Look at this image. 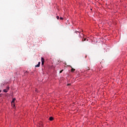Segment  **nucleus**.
I'll return each instance as SVG.
<instances>
[{
	"instance_id": "f257e3e1",
	"label": "nucleus",
	"mask_w": 127,
	"mask_h": 127,
	"mask_svg": "<svg viewBox=\"0 0 127 127\" xmlns=\"http://www.w3.org/2000/svg\"><path fill=\"white\" fill-rule=\"evenodd\" d=\"M8 90H9V86L6 87V89H4L3 91L4 93H7L8 92Z\"/></svg>"
},
{
	"instance_id": "f03ea898",
	"label": "nucleus",
	"mask_w": 127,
	"mask_h": 127,
	"mask_svg": "<svg viewBox=\"0 0 127 127\" xmlns=\"http://www.w3.org/2000/svg\"><path fill=\"white\" fill-rule=\"evenodd\" d=\"M42 65H44L45 60L44 58H41Z\"/></svg>"
},
{
	"instance_id": "7ed1b4c3",
	"label": "nucleus",
	"mask_w": 127,
	"mask_h": 127,
	"mask_svg": "<svg viewBox=\"0 0 127 127\" xmlns=\"http://www.w3.org/2000/svg\"><path fill=\"white\" fill-rule=\"evenodd\" d=\"M11 106L13 108H14V107H15V104H14V102H11Z\"/></svg>"
},
{
	"instance_id": "20e7f679",
	"label": "nucleus",
	"mask_w": 127,
	"mask_h": 127,
	"mask_svg": "<svg viewBox=\"0 0 127 127\" xmlns=\"http://www.w3.org/2000/svg\"><path fill=\"white\" fill-rule=\"evenodd\" d=\"M35 67H40V62H39L38 64L35 65Z\"/></svg>"
},
{
	"instance_id": "39448f33",
	"label": "nucleus",
	"mask_w": 127,
	"mask_h": 127,
	"mask_svg": "<svg viewBox=\"0 0 127 127\" xmlns=\"http://www.w3.org/2000/svg\"><path fill=\"white\" fill-rule=\"evenodd\" d=\"M4 83H2L1 84L0 86H1V88H2V87H3V86H4Z\"/></svg>"
},
{
	"instance_id": "423d86ee",
	"label": "nucleus",
	"mask_w": 127,
	"mask_h": 127,
	"mask_svg": "<svg viewBox=\"0 0 127 127\" xmlns=\"http://www.w3.org/2000/svg\"><path fill=\"white\" fill-rule=\"evenodd\" d=\"M49 120L50 121H52L53 120H54L53 117H50Z\"/></svg>"
},
{
	"instance_id": "0eeeda50",
	"label": "nucleus",
	"mask_w": 127,
	"mask_h": 127,
	"mask_svg": "<svg viewBox=\"0 0 127 127\" xmlns=\"http://www.w3.org/2000/svg\"><path fill=\"white\" fill-rule=\"evenodd\" d=\"M75 71V69L71 67V72H74Z\"/></svg>"
},
{
	"instance_id": "6e6552de",
	"label": "nucleus",
	"mask_w": 127,
	"mask_h": 127,
	"mask_svg": "<svg viewBox=\"0 0 127 127\" xmlns=\"http://www.w3.org/2000/svg\"><path fill=\"white\" fill-rule=\"evenodd\" d=\"M15 101V98H13L11 101L12 103H14V101Z\"/></svg>"
},
{
	"instance_id": "1a4fd4ad",
	"label": "nucleus",
	"mask_w": 127,
	"mask_h": 127,
	"mask_svg": "<svg viewBox=\"0 0 127 127\" xmlns=\"http://www.w3.org/2000/svg\"><path fill=\"white\" fill-rule=\"evenodd\" d=\"M62 72H63V69H62V70H61V71H60V73H62Z\"/></svg>"
},
{
	"instance_id": "9d476101",
	"label": "nucleus",
	"mask_w": 127,
	"mask_h": 127,
	"mask_svg": "<svg viewBox=\"0 0 127 127\" xmlns=\"http://www.w3.org/2000/svg\"><path fill=\"white\" fill-rule=\"evenodd\" d=\"M57 19H59V16H57Z\"/></svg>"
},
{
	"instance_id": "9b49d317",
	"label": "nucleus",
	"mask_w": 127,
	"mask_h": 127,
	"mask_svg": "<svg viewBox=\"0 0 127 127\" xmlns=\"http://www.w3.org/2000/svg\"><path fill=\"white\" fill-rule=\"evenodd\" d=\"M60 19L63 20V18L62 17H60Z\"/></svg>"
},
{
	"instance_id": "f8f14e48",
	"label": "nucleus",
	"mask_w": 127,
	"mask_h": 127,
	"mask_svg": "<svg viewBox=\"0 0 127 127\" xmlns=\"http://www.w3.org/2000/svg\"><path fill=\"white\" fill-rule=\"evenodd\" d=\"M70 85H71V84H67V86H70Z\"/></svg>"
},
{
	"instance_id": "ddd939ff",
	"label": "nucleus",
	"mask_w": 127,
	"mask_h": 127,
	"mask_svg": "<svg viewBox=\"0 0 127 127\" xmlns=\"http://www.w3.org/2000/svg\"><path fill=\"white\" fill-rule=\"evenodd\" d=\"M75 32V33H76V32H78L79 33V32H78L77 31H76Z\"/></svg>"
},
{
	"instance_id": "4468645a",
	"label": "nucleus",
	"mask_w": 127,
	"mask_h": 127,
	"mask_svg": "<svg viewBox=\"0 0 127 127\" xmlns=\"http://www.w3.org/2000/svg\"><path fill=\"white\" fill-rule=\"evenodd\" d=\"M84 41H85L86 40V39H85V38H84Z\"/></svg>"
},
{
	"instance_id": "2eb2a0df",
	"label": "nucleus",
	"mask_w": 127,
	"mask_h": 127,
	"mask_svg": "<svg viewBox=\"0 0 127 127\" xmlns=\"http://www.w3.org/2000/svg\"><path fill=\"white\" fill-rule=\"evenodd\" d=\"M42 126H43V125H42V124H41V127H42Z\"/></svg>"
},
{
	"instance_id": "dca6fc26",
	"label": "nucleus",
	"mask_w": 127,
	"mask_h": 127,
	"mask_svg": "<svg viewBox=\"0 0 127 127\" xmlns=\"http://www.w3.org/2000/svg\"><path fill=\"white\" fill-rule=\"evenodd\" d=\"M85 58H87V56H85Z\"/></svg>"
},
{
	"instance_id": "f3484780",
	"label": "nucleus",
	"mask_w": 127,
	"mask_h": 127,
	"mask_svg": "<svg viewBox=\"0 0 127 127\" xmlns=\"http://www.w3.org/2000/svg\"><path fill=\"white\" fill-rule=\"evenodd\" d=\"M0 92H1V90H0Z\"/></svg>"
}]
</instances>
